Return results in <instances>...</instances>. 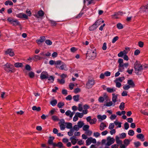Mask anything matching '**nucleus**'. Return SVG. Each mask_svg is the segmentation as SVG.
Returning a JSON list of instances; mask_svg holds the SVG:
<instances>
[{"instance_id":"nucleus-59","label":"nucleus","mask_w":148,"mask_h":148,"mask_svg":"<svg viewBox=\"0 0 148 148\" xmlns=\"http://www.w3.org/2000/svg\"><path fill=\"white\" fill-rule=\"evenodd\" d=\"M140 53V51L139 49L136 50L134 52V55L135 56H137Z\"/></svg>"},{"instance_id":"nucleus-63","label":"nucleus","mask_w":148,"mask_h":148,"mask_svg":"<svg viewBox=\"0 0 148 148\" xmlns=\"http://www.w3.org/2000/svg\"><path fill=\"white\" fill-rule=\"evenodd\" d=\"M138 45L140 47H143L144 45V43L142 41H139L138 42Z\"/></svg>"},{"instance_id":"nucleus-4","label":"nucleus","mask_w":148,"mask_h":148,"mask_svg":"<svg viewBox=\"0 0 148 148\" xmlns=\"http://www.w3.org/2000/svg\"><path fill=\"white\" fill-rule=\"evenodd\" d=\"M49 74L47 72L43 71L40 74V78L41 80H43L48 78Z\"/></svg>"},{"instance_id":"nucleus-19","label":"nucleus","mask_w":148,"mask_h":148,"mask_svg":"<svg viewBox=\"0 0 148 148\" xmlns=\"http://www.w3.org/2000/svg\"><path fill=\"white\" fill-rule=\"evenodd\" d=\"M54 77L52 76H50L49 75L48 78H47L48 80L49 81L50 83H53L54 80Z\"/></svg>"},{"instance_id":"nucleus-16","label":"nucleus","mask_w":148,"mask_h":148,"mask_svg":"<svg viewBox=\"0 0 148 148\" xmlns=\"http://www.w3.org/2000/svg\"><path fill=\"white\" fill-rule=\"evenodd\" d=\"M14 66L17 68L22 67L23 66V64L22 63L18 62L14 63Z\"/></svg>"},{"instance_id":"nucleus-6","label":"nucleus","mask_w":148,"mask_h":148,"mask_svg":"<svg viewBox=\"0 0 148 148\" xmlns=\"http://www.w3.org/2000/svg\"><path fill=\"white\" fill-rule=\"evenodd\" d=\"M12 65L10 63H6L5 64L3 65V68L4 70L7 71H10V70H9V68H10L12 69Z\"/></svg>"},{"instance_id":"nucleus-57","label":"nucleus","mask_w":148,"mask_h":148,"mask_svg":"<svg viewBox=\"0 0 148 148\" xmlns=\"http://www.w3.org/2000/svg\"><path fill=\"white\" fill-rule=\"evenodd\" d=\"M119 39V37L118 36H116L114 37L112 40V43H115L116 41Z\"/></svg>"},{"instance_id":"nucleus-5","label":"nucleus","mask_w":148,"mask_h":148,"mask_svg":"<svg viewBox=\"0 0 148 148\" xmlns=\"http://www.w3.org/2000/svg\"><path fill=\"white\" fill-rule=\"evenodd\" d=\"M107 142L106 145L109 146L113 144L115 141V139L113 138H111L110 136H108L107 138Z\"/></svg>"},{"instance_id":"nucleus-17","label":"nucleus","mask_w":148,"mask_h":148,"mask_svg":"<svg viewBox=\"0 0 148 148\" xmlns=\"http://www.w3.org/2000/svg\"><path fill=\"white\" fill-rule=\"evenodd\" d=\"M125 79V77L124 76H123L122 77H119L116 78L115 80V82H118L119 81L122 82L123 80Z\"/></svg>"},{"instance_id":"nucleus-47","label":"nucleus","mask_w":148,"mask_h":148,"mask_svg":"<svg viewBox=\"0 0 148 148\" xmlns=\"http://www.w3.org/2000/svg\"><path fill=\"white\" fill-rule=\"evenodd\" d=\"M89 126L88 125H85L83 127V130L84 131H87L89 129Z\"/></svg>"},{"instance_id":"nucleus-29","label":"nucleus","mask_w":148,"mask_h":148,"mask_svg":"<svg viewBox=\"0 0 148 148\" xmlns=\"http://www.w3.org/2000/svg\"><path fill=\"white\" fill-rule=\"evenodd\" d=\"M8 4L10 5H13V3L11 1L8 0L6 1L5 3V5H8Z\"/></svg>"},{"instance_id":"nucleus-25","label":"nucleus","mask_w":148,"mask_h":148,"mask_svg":"<svg viewBox=\"0 0 148 148\" xmlns=\"http://www.w3.org/2000/svg\"><path fill=\"white\" fill-rule=\"evenodd\" d=\"M116 141L117 144H120L122 143V141L119 140V137L117 136L116 137Z\"/></svg>"},{"instance_id":"nucleus-44","label":"nucleus","mask_w":148,"mask_h":148,"mask_svg":"<svg viewBox=\"0 0 148 148\" xmlns=\"http://www.w3.org/2000/svg\"><path fill=\"white\" fill-rule=\"evenodd\" d=\"M76 114L77 115V117H79L80 118H82L83 116V113H80L78 112H77L76 113Z\"/></svg>"},{"instance_id":"nucleus-62","label":"nucleus","mask_w":148,"mask_h":148,"mask_svg":"<svg viewBox=\"0 0 148 148\" xmlns=\"http://www.w3.org/2000/svg\"><path fill=\"white\" fill-rule=\"evenodd\" d=\"M81 90L79 88H77L74 89V92L75 94L77 93L78 92H80Z\"/></svg>"},{"instance_id":"nucleus-20","label":"nucleus","mask_w":148,"mask_h":148,"mask_svg":"<svg viewBox=\"0 0 148 148\" xmlns=\"http://www.w3.org/2000/svg\"><path fill=\"white\" fill-rule=\"evenodd\" d=\"M62 120L63 121V123H62L60 125V130H64L65 128V125L64 124V119H62Z\"/></svg>"},{"instance_id":"nucleus-24","label":"nucleus","mask_w":148,"mask_h":148,"mask_svg":"<svg viewBox=\"0 0 148 148\" xmlns=\"http://www.w3.org/2000/svg\"><path fill=\"white\" fill-rule=\"evenodd\" d=\"M32 109L33 110H36L37 111H39L41 110V109L40 107H37L35 106H34L32 107Z\"/></svg>"},{"instance_id":"nucleus-23","label":"nucleus","mask_w":148,"mask_h":148,"mask_svg":"<svg viewBox=\"0 0 148 148\" xmlns=\"http://www.w3.org/2000/svg\"><path fill=\"white\" fill-rule=\"evenodd\" d=\"M28 75L30 78H33L35 76V74L33 72L31 71L29 73Z\"/></svg>"},{"instance_id":"nucleus-58","label":"nucleus","mask_w":148,"mask_h":148,"mask_svg":"<svg viewBox=\"0 0 148 148\" xmlns=\"http://www.w3.org/2000/svg\"><path fill=\"white\" fill-rule=\"evenodd\" d=\"M84 14V12L81 11L80 13L75 17V18H80L82 16V15Z\"/></svg>"},{"instance_id":"nucleus-60","label":"nucleus","mask_w":148,"mask_h":148,"mask_svg":"<svg viewBox=\"0 0 148 148\" xmlns=\"http://www.w3.org/2000/svg\"><path fill=\"white\" fill-rule=\"evenodd\" d=\"M114 124L113 123H110L109 127V129L110 130H112L114 128Z\"/></svg>"},{"instance_id":"nucleus-21","label":"nucleus","mask_w":148,"mask_h":148,"mask_svg":"<svg viewBox=\"0 0 148 148\" xmlns=\"http://www.w3.org/2000/svg\"><path fill=\"white\" fill-rule=\"evenodd\" d=\"M106 116L105 115L101 116L100 115H99L97 116V118L98 119H101V120H103L105 119L106 118Z\"/></svg>"},{"instance_id":"nucleus-12","label":"nucleus","mask_w":148,"mask_h":148,"mask_svg":"<svg viewBox=\"0 0 148 148\" xmlns=\"http://www.w3.org/2000/svg\"><path fill=\"white\" fill-rule=\"evenodd\" d=\"M57 67L58 68L61 70H66V69H65L66 68V65L65 64H64L63 62H62V63L61 64V66L59 67L57 66Z\"/></svg>"},{"instance_id":"nucleus-1","label":"nucleus","mask_w":148,"mask_h":148,"mask_svg":"<svg viewBox=\"0 0 148 148\" xmlns=\"http://www.w3.org/2000/svg\"><path fill=\"white\" fill-rule=\"evenodd\" d=\"M134 68L135 73L137 75H140L142 74V71L143 70V67L141 64L138 63L136 60L134 64Z\"/></svg>"},{"instance_id":"nucleus-26","label":"nucleus","mask_w":148,"mask_h":148,"mask_svg":"<svg viewBox=\"0 0 148 148\" xmlns=\"http://www.w3.org/2000/svg\"><path fill=\"white\" fill-rule=\"evenodd\" d=\"M49 21L50 22V24L52 26H56L57 24V23L56 22L54 21L51 20H49Z\"/></svg>"},{"instance_id":"nucleus-32","label":"nucleus","mask_w":148,"mask_h":148,"mask_svg":"<svg viewBox=\"0 0 148 148\" xmlns=\"http://www.w3.org/2000/svg\"><path fill=\"white\" fill-rule=\"evenodd\" d=\"M123 14V13L122 12H116L114 13V14L113 15V16H117L119 15H122Z\"/></svg>"},{"instance_id":"nucleus-9","label":"nucleus","mask_w":148,"mask_h":148,"mask_svg":"<svg viewBox=\"0 0 148 148\" xmlns=\"http://www.w3.org/2000/svg\"><path fill=\"white\" fill-rule=\"evenodd\" d=\"M5 53L6 55L9 54L11 56H13L14 55V52L11 49H8L5 51Z\"/></svg>"},{"instance_id":"nucleus-37","label":"nucleus","mask_w":148,"mask_h":148,"mask_svg":"<svg viewBox=\"0 0 148 148\" xmlns=\"http://www.w3.org/2000/svg\"><path fill=\"white\" fill-rule=\"evenodd\" d=\"M57 81L58 82H59L60 84H64L65 82V80L63 79H57Z\"/></svg>"},{"instance_id":"nucleus-39","label":"nucleus","mask_w":148,"mask_h":148,"mask_svg":"<svg viewBox=\"0 0 148 148\" xmlns=\"http://www.w3.org/2000/svg\"><path fill=\"white\" fill-rule=\"evenodd\" d=\"M144 136L142 134H139L136 136V137L139 139H141L142 138H144Z\"/></svg>"},{"instance_id":"nucleus-49","label":"nucleus","mask_w":148,"mask_h":148,"mask_svg":"<svg viewBox=\"0 0 148 148\" xmlns=\"http://www.w3.org/2000/svg\"><path fill=\"white\" fill-rule=\"evenodd\" d=\"M131 86L130 85H125L123 87V88L124 90H128L130 88Z\"/></svg>"},{"instance_id":"nucleus-64","label":"nucleus","mask_w":148,"mask_h":148,"mask_svg":"<svg viewBox=\"0 0 148 148\" xmlns=\"http://www.w3.org/2000/svg\"><path fill=\"white\" fill-rule=\"evenodd\" d=\"M127 92L126 91H123L121 93V95L122 96H127Z\"/></svg>"},{"instance_id":"nucleus-61","label":"nucleus","mask_w":148,"mask_h":148,"mask_svg":"<svg viewBox=\"0 0 148 148\" xmlns=\"http://www.w3.org/2000/svg\"><path fill=\"white\" fill-rule=\"evenodd\" d=\"M112 102L111 101H110L109 102H107L106 105H104V106H110L112 105Z\"/></svg>"},{"instance_id":"nucleus-52","label":"nucleus","mask_w":148,"mask_h":148,"mask_svg":"<svg viewBox=\"0 0 148 148\" xmlns=\"http://www.w3.org/2000/svg\"><path fill=\"white\" fill-rule=\"evenodd\" d=\"M134 144L135 146V147H138L141 145L139 141H137L136 142H134Z\"/></svg>"},{"instance_id":"nucleus-18","label":"nucleus","mask_w":148,"mask_h":148,"mask_svg":"<svg viewBox=\"0 0 148 148\" xmlns=\"http://www.w3.org/2000/svg\"><path fill=\"white\" fill-rule=\"evenodd\" d=\"M107 91L109 93H112L115 91L116 90L114 89V88H111L108 87L106 88Z\"/></svg>"},{"instance_id":"nucleus-40","label":"nucleus","mask_w":148,"mask_h":148,"mask_svg":"<svg viewBox=\"0 0 148 148\" xmlns=\"http://www.w3.org/2000/svg\"><path fill=\"white\" fill-rule=\"evenodd\" d=\"M97 121V119L95 118L92 119L91 121L90 122V123L91 124H95Z\"/></svg>"},{"instance_id":"nucleus-54","label":"nucleus","mask_w":148,"mask_h":148,"mask_svg":"<svg viewBox=\"0 0 148 148\" xmlns=\"http://www.w3.org/2000/svg\"><path fill=\"white\" fill-rule=\"evenodd\" d=\"M98 101L101 103H103L104 101V98L103 97H100L99 98Z\"/></svg>"},{"instance_id":"nucleus-50","label":"nucleus","mask_w":148,"mask_h":148,"mask_svg":"<svg viewBox=\"0 0 148 148\" xmlns=\"http://www.w3.org/2000/svg\"><path fill=\"white\" fill-rule=\"evenodd\" d=\"M57 147L61 148V147H64L63 146V144L61 142H58L57 144Z\"/></svg>"},{"instance_id":"nucleus-14","label":"nucleus","mask_w":148,"mask_h":148,"mask_svg":"<svg viewBox=\"0 0 148 148\" xmlns=\"http://www.w3.org/2000/svg\"><path fill=\"white\" fill-rule=\"evenodd\" d=\"M118 95H115V93H113L112 94V99L114 103H115L116 101V99Z\"/></svg>"},{"instance_id":"nucleus-36","label":"nucleus","mask_w":148,"mask_h":148,"mask_svg":"<svg viewBox=\"0 0 148 148\" xmlns=\"http://www.w3.org/2000/svg\"><path fill=\"white\" fill-rule=\"evenodd\" d=\"M62 62L60 60H58L56 61V64H55V65H56V68H58L57 67V66H58L59 67L61 66Z\"/></svg>"},{"instance_id":"nucleus-48","label":"nucleus","mask_w":148,"mask_h":148,"mask_svg":"<svg viewBox=\"0 0 148 148\" xmlns=\"http://www.w3.org/2000/svg\"><path fill=\"white\" fill-rule=\"evenodd\" d=\"M46 43L48 45H51L52 44V42L49 40H46L45 41Z\"/></svg>"},{"instance_id":"nucleus-55","label":"nucleus","mask_w":148,"mask_h":148,"mask_svg":"<svg viewBox=\"0 0 148 148\" xmlns=\"http://www.w3.org/2000/svg\"><path fill=\"white\" fill-rule=\"evenodd\" d=\"M114 123L116 125H118V127H121V122H118L115 121L114 122Z\"/></svg>"},{"instance_id":"nucleus-43","label":"nucleus","mask_w":148,"mask_h":148,"mask_svg":"<svg viewBox=\"0 0 148 148\" xmlns=\"http://www.w3.org/2000/svg\"><path fill=\"white\" fill-rule=\"evenodd\" d=\"M124 143L126 146L130 144V141L128 139H125L123 141Z\"/></svg>"},{"instance_id":"nucleus-8","label":"nucleus","mask_w":148,"mask_h":148,"mask_svg":"<svg viewBox=\"0 0 148 148\" xmlns=\"http://www.w3.org/2000/svg\"><path fill=\"white\" fill-rule=\"evenodd\" d=\"M99 22V20H97L95 23L90 27L89 29L90 31H93L97 27V23Z\"/></svg>"},{"instance_id":"nucleus-46","label":"nucleus","mask_w":148,"mask_h":148,"mask_svg":"<svg viewBox=\"0 0 148 148\" xmlns=\"http://www.w3.org/2000/svg\"><path fill=\"white\" fill-rule=\"evenodd\" d=\"M52 119L54 121H58L59 120V119L56 116H53L51 117Z\"/></svg>"},{"instance_id":"nucleus-30","label":"nucleus","mask_w":148,"mask_h":148,"mask_svg":"<svg viewBox=\"0 0 148 148\" xmlns=\"http://www.w3.org/2000/svg\"><path fill=\"white\" fill-rule=\"evenodd\" d=\"M90 138H92V137H90L88 138L87 140L86 141V145L88 146L91 143V141Z\"/></svg>"},{"instance_id":"nucleus-15","label":"nucleus","mask_w":148,"mask_h":148,"mask_svg":"<svg viewBox=\"0 0 148 148\" xmlns=\"http://www.w3.org/2000/svg\"><path fill=\"white\" fill-rule=\"evenodd\" d=\"M49 138L48 141V143L49 145H51L53 143V140L55 138L53 136H50Z\"/></svg>"},{"instance_id":"nucleus-51","label":"nucleus","mask_w":148,"mask_h":148,"mask_svg":"<svg viewBox=\"0 0 148 148\" xmlns=\"http://www.w3.org/2000/svg\"><path fill=\"white\" fill-rule=\"evenodd\" d=\"M126 134L125 133H122L120 136V138L123 139L126 137Z\"/></svg>"},{"instance_id":"nucleus-22","label":"nucleus","mask_w":148,"mask_h":148,"mask_svg":"<svg viewBox=\"0 0 148 148\" xmlns=\"http://www.w3.org/2000/svg\"><path fill=\"white\" fill-rule=\"evenodd\" d=\"M65 124L66 125V127L67 129H71L72 128V123H65Z\"/></svg>"},{"instance_id":"nucleus-33","label":"nucleus","mask_w":148,"mask_h":148,"mask_svg":"<svg viewBox=\"0 0 148 148\" xmlns=\"http://www.w3.org/2000/svg\"><path fill=\"white\" fill-rule=\"evenodd\" d=\"M119 108L121 110H123L125 108V103L123 102H121L119 106Z\"/></svg>"},{"instance_id":"nucleus-7","label":"nucleus","mask_w":148,"mask_h":148,"mask_svg":"<svg viewBox=\"0 0 148 148\" xmlns=\"http://www.w3.org/2000/svg\"><path fill=\"white\" fill-rule=\"evenodd\" d=\"M45 40V37L44 36H42L40 37V39L36 40V42L39 45H42V42Z\"/></svg>"},{"instance_id":"nucleus-2","label":"nucleus","mask_w":148,"mask_h":148,"mask_svg":"<svg viewBox=\"0 0 148 148\" xmlns=\"http://www.w3.org/2000/svg\"><path fill=\"white\" fill-rule=\"evenodd\" d=\"M7 21L9 22L11 24H12L13 26L18 25L21 28V25L17 19H14L12 18L8 17L7 19Z\"/></svg>"},{"instance_id":"nucleus-45","label":"nucleus","mask_w":148,"mask_h":148,"mask_svg":"<svg viewBox=\"0 0 148 148\" xmlns=\"http://www.w3.org/2000/svg\"><path fill=\"white\" fill-rule=\"evenodd\" d=\"M134 131L132 130H129L128 132V135L130 136H133L134 135Z\"/></svg>"},{"instance_id":"nucleus-56","label":"nucleus","mask_w":148,"mask_h":148,"mask_svg":"<svg viewBox=\"0 0 148 148\" xmlns=\"http://www.w3.org/2000/svg\"><path fill=\"white\" fill-rule=\"evenodd\" d=\"M71 131L68 132V135L70 136H71L73 135V129L70 130Z\"/></svg>"},{"instance_id":"nucleus-28","label":"nucleus","mask_w":148,"mask_h":148,"mask_svg":"<svg viewBox=\"0 0 148 148\" xmlns=\"http://www.w3.org/2000/svg\"><path fill=\"white\" fill-rule=\"evenodd\" d=\"M64 105V102H59L58 105L57 106L59 108H62L63 107V106Z\"/></svg>"},{"instance_id":"nucleus-27","label":"nucleus","mask_w":148,"mask_h":148,"mask_svg":"<svg viewBox=\"0 0 148 148\" xmlns=\"http://www.w3.org/2000/svg\"><path fill=\"white\" fill-rule=\"evenodd\" d=\"M79 95H78L73 96V98L75 101H78L79 100Z\"/></svg>"},{"instance_id":"nucleus-35","label":"nucleus","mask_w":148,"mask_h":148,"mask_svg":"<svg viewBox=\"0 0 148 148\" xmlns=\"http://www.w3.org/2000/svg\"><path fill=\"white\" fill-rule=\"evenodd\" d=\"M25 69L28 71H30L31 70V68L30 65L27 64L25 67Z\"/></svg>"},{"instance_id":"nucleus-13","label":"nucleus","mask_w":148,"mask_h":148,"mask_svg":"<svg viewBox=\"0 0 148 148\" xmlns=\"http://www.w3.org/2000/svg\"><path fill=\"white\" fill-rule=\"evenodd\" d=\"M118 62L119 64V67H122L123 69V70L124 69V68L123 67V60L121 58L119 59L118 61Z\"/></svg>"},{"instance_id":"nucleus-41","label":"nucleus","mask_w":148,"mask_h":148,"mask_svg":"<svg viewBox=\"0 0 148 148\" xmlns=\"http://www.w3.org/2000/svg\"><path fill=\"white\" fill-rule=\"evenodd\" d=\"M117 27L119 29H121L123 28V25L121 23H118L117 24Z\"/></svg>"},{"instance_id":"nucleus-53","label":"nucleus","mask_w":148,"mask_h":148,"mask_svg":"<svg viewBox=\"0 0 148 148\" xmlns=\"http://www.w3.org/2000/svg\"><path fill=\"white\" fill-rule=\"evenodd\" d=\"M125 129L127 130L129 127V124L127 122L125 123L124 125Z\"/></svg>"},{"instance_id":"nucleus-38","label":"nucleus","mask_w":148,"mask_h":148,"mask_svg":"<svg viewBox=\"0 0 148 148\" xmlns=\"http://www.w3.org/2000/svg\"><path fill=\"white\" fill-rule=\"evenodd\" d=\"M43 57H40L38 55H35L34 56V58L36 59V60H41L43 59Z\"/></svg>"},{"instance_id":"nucleus-10","label":"nucleus","mask_w":148,"mask_h":148,"mask_svg":"<svg viewBox=\"0 0 148 148\" xmlns=\"http://www.w3.org/2000/svg\"><path fill=\"white\" fill-rule=\"evenodd\" d=\"M38 15L34 14V16L38 18L39 16H42L44 14V12L42 10L39 11L38 12Z\"/></svg>"},{"instance_id":"nucleus-3","label":"nucleus","mask_w":148,"mask_h":148,"mask_svg":"<svg viewBox=\"0 0 148 148\" xmlns=\"http://www.w3.org/2000/svg\"><path fill=\"white\" fill-rule=\"evenodd\" d=\"M95 84V80L93 79H90L86 84V86L89 89L91 88Z\"/></svg>"},{"instance_id":"nucleus-34","label":"nucleus","mask_w":148,"mask_h":148,"mask_svg":"<svg viewBox=\"0 0 148 148\" xmlns=\"http://www.w3.org/2000/svg\"><path fill=\"white\" fill-rule=\"evenodd\" d=\"M126 51L124 50L123 51H121L118 54V56L119 57H121L124 54H126Z\"/></svg>"},{"instance_id":"nucleus-42","label":"nucleus","mask_w":148,"mask_h":148,"mask_svg":"<svg viewBox=\"0 0 148 148\" xmlns=\"http://www.w3.org/2000/svg\"><path fill=\"white\" fill-rule=\"evenodd\" d=\"M78 126L79 128H81L84 125V123L82 121H79L77 123Z\"/></svg>"},{"instance_id":"nucleus-11","label":"nucleus","mask_w":148,"mask_h":148,"mask_svg":"<svg viewBox=\"0 0 148 148\" xmlns=\"http://www.w3.org/2000/svg\"><path fill=\"white\" fill-rule=\"evenodd\" d=\"M127 84L130 85L131 87L134 88L135 87V84L132 79L128 80L127 81Z\"/></svg>"},{"instance_id":"nucleus-31","label":"nucleus","mask_w":148,"mask_h":148,"mask_svg":"<svg viewBox=\"0 0 148 148\" xmlns=\"http://www.w3.org/2000/svg\"><path fill=\"white\" fill-rule=\"evenodd\" d=\"M57 100L56 99H54L51 101L50 103L52 106H55L57 103Z\"/></svg>"}]
</instances>
